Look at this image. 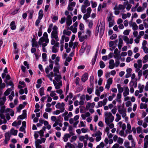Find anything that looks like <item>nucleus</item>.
I'll use <instances>...</instances> for the list:
<instances>
[{
    "label": "nucleus",
    "mask_w": 148,
    "mask_h": 148,
    "mask_svg": "<svg viewBox=\"0 0 148 148\" xmlns=\"http://www.w3.org/2000/svg\"><path fill=\"white\" fill-rule=\"evenodd\" d=\"M105 116H106L105 119V122L107 125H108L110 123H112L114 121V117L112 115L110 112L106 113L105 114Z\"/></svg>",
    "instance_id": "nucleus-1"
},
{
    "label": "nucleus",
    "mask_w": 148,
    "mask_h": 148,
    "mask_svg": "<svg viewBox=\"0 0 148 148\" xmlns=\"http://www.w3.org/2000/svg\"><path fill=\"white\" fill-rule=\"evenodd\" d=\"M53 82L54 85L55 86V88L56 89H58L60 88L61 86H62V82L61 81L58 83H57L56 81L53 80Z\"/></svg>",
    "instance_id": "nucleus-2"
},
{
    "label": "nucleus",
    "mask_w": 148,
    "mask_h": 148,
    "mask_svg": "<svg viewBox=\"0 0 148 148\" xmlns=\"http://www.w3.org/2000/svg\"><path fill=\"white\" fill-rule=\"evenodd\" d=\"M88 73H84L82 76L81 78V80L83 82H85L88 78Z\"/></svg>",
    "instance_id": "nucleus-3"
},
{
    "label": "nucleus",
    "mask_w": 148,
    "mask_h": 148,
    "mask_svg": "<svg viewBox=\"0 0 148 148\" xmlns=\"http://www.w3.org/2000/svg\"><path fill=\"white\" fill-rule=\"evenodd\" d=\"M32 47H37L38 46V43L37 41H36V39L32 38Z\"/></svg>",
    "instance_id": "nucleus-4"
},
{
    "label": "nucleus",
    "mask_w": 148,
    "mask_h": 148,
    "mask_svg": "<svg viewBox=\"0 0 148 148\" xmlns=\"http://www.w3.org/2000/svg\"><path fill=\"white\" fill-rule=\"evenodd\" d=\"M70 137L71 135H70L69 134H66L64 135V137L63 138V139L64 142H66L68 140V138Z\"/></svg>",
    "instance_id": "nucleus-5"
},
{
    "label": "nucleus",
    "mask_w": 148,
    "mask_h": 148,
    "mask_svg": "<svg viewBox=\"0 0 148 148\" xmlns=\"http://www.w3.org/2000/svg\"><path fill=\"white\" fill-rule=\"evenodd\" d=\"M18 130H14V128H12L10 131V133L12 135L16 136L17 135Z\"/></svg>",
    "instance_id": "nucleus-6"
},
{
    "label": "nucleus",
    "mask_w": 148,
    "mask_h": 148,
    "mask_svg": "<svg viewBox=\"0 0 148 148\" xmlns=\"http://www.w3.org/2000/svg\"><path fill=\"white\" fill-rule=\"evenodd\" d=\"M38 18L39 19H41L43 16V10L42 9L40 10L39 12L38 13Z\"/></svg>",
    "instance_id": "nucleus-7"
},
{
    "label": "nucleus",
    "mask_w": 148,
    "mask_h": 148,
    "mask_svg": "<svg viewBox=\"0 0 148 148\" xmlns=\"http://www.w3.org/2000/svg\"><path fill=\"white\" fill-rule=\"evenodd\" d=\"M123 44V41L121 38H119V43L118 45V46L119 49H120L122 46V44Z\"/></svg>",
    "instance_id": "nucleus-8"
},
{
    "label": "nucleus",
    "mask_w": 148,
    "mask_h": 148,
    "mask_svg": "<svg viewBox=\"0 0 148 148\" xmlns=\"http://www.w3.org/2000/svg\"><path fill=\"white\" fill-rule=\"evenodd\" d=\"M12 91V89L11 88H8L4 93V95L5 96H8L9 95L10 92Z\"/></svg>",
    "instance_id": "nucleus-9"
},
{
    "label": "nucleus",
    "mask_w": 148,
    "mask_h": 148,
    "mask_svg": "<svg viewBox=\"0 0 148 148\" xmlns=\"http://www.w3.org/2000/svg\"><path fill=\"white\" fill-rule=\"evenodd\" d=\"M58 32H52L51 34V38L56 39L58 38Z\"/></svg>",
    "instance_id": "nucleus-10"
},
{
    "label": "nucleus",
    "mask_w": 148,
    "mask_h": 148,
    "mask_svg": "<svg viewBox=\"0 0 148 148\" xmlns=\"http://www.w3.org/2000/svg\"><path fill=\"white\" fill-rule=\"evenodd\" d=\"M105 30V28H100L99 31V37L101 38L103 35Z\"/></svg>",
    "instance_id": "nucleus-11"
},
{
    "label": "nucleus",
    "mask_w": 148,
    "mask_h": 148,
    "mask_svg": "<svg viewBox=\"0 0 148 148\" xmlns=\"http://www.w3.org/2000/svg\"><path fill=\"white\" fill-rule=\"evenodd\" d=\"M117 86L118 90L119 93H121L123 91V88L119 84H118Z\"/></svg>",
    "instance_id": "nucleus-12"
},
{
    "label": "nucleus",
    "mask_w": 148,
    "mask_h": 148,
    "mask_svg": "<svg viewBox=\"0 0 148 148\" xmlns=\"http://www.w3.org/2000/svg\"><path fill=\"white\" fill-rule=\"evenodd\" d=\"M129 89L127 87L125 88V91L123 93V95L124 97H126L127 95H129Z\"/></svg>",
    "instance_id": "nucleus-13"
},
{
    "label": "nucleus",
    "mask_w": 148,
    "mask_h": 148,
    "mask_svg": "<svg viewBox=\"0 0 148 148\" xmlns=\"http://www.w3.org/2000/svg\"><path fill=\"white\" fill-rule=\"evenodd\" d=\"M45 88L44 87H41L39 89V94L41 96H42L45 95L44 92Z\"/></svg>",
    "instance_id": "nucleus-14"
},
{
    "label": "nucleus",
    "mask_w": 148,
    "mask_h": 148,
    "mask_svg": "<svg viewBox=\"0 0 148 148\" xmlns=\"http://www.w3.org/2000/svg\"><path fill=\"white\" fill-rule=\"evenodd\" d=\"M5 140L9 141L10 139V135L8 132L6 133L5 134Z\"/></svg>",
    "instance_id": "nucleus-15"
},
{
    "label": "nucleus",
    "mask_w": 148,
    "mask_h": 148,
    "mask_svg": "<svg viewBox=\"0 0 148 148\" xmlns=\"http://www.w3.org/2000/svg\"><path fill=\"white\" fill-rule=\"evenodd\" d=\"M87 36L86 35H85L84 36H82L81 37L79 38V40L80 42H82L85 39H87Z\"/></svg>",
    "instance_id": "nucleus-16"
},
{
    "label": "nucleus",
    "mask_w": 148,
    "mask_h": 148,
    "mask_svg": "<svg viewBox=\"0 0 148 148\" xmlns=\"http://www.w3.org/2000/svg\"><path fill=\"white\" fill-rule=\"evenodd\" d=\"M20 8L17 7L16 9L12 13V14L13 15H14L20 12Z\"/></svg>",
    "instance_id": "nucleus-17"
},
{
    "label": "nucleus",
    "mask_w": 148,
    "mask_h": 148,
    "mask_svg": "<svg viewBox=\"0 0 148 148\" xmlns=\"http://www.w3.org/2000/svg\"><path fill=\"white\" fill-rule=\"evenodd\" d=\"M144 85H142L141 86L140 84H139L138 85V88L139 89V92L142 93L143 92V89L144 88Z\"/></svg>",
    "instance_id": "nucleus-18"
},
{
    "label": "nucleus",
    "mask_w": 148,
    "mask_h": 148,
    "mask_svg": "<svg viewBox=\"0 0 148 148\" xmlns=\"http://www.w3.org/2000/svg\"><path fill=\"white\" fill-rule=\"evenodd\" d=\"M147 108V105L146 103L143 104V103H141L140 105V108L142 109L143 108L146 109Z\"/></svg>",
    "instance_id": "nucleus-19"
},
{
    "label": "nucleus",
    "mask_w": 148,
    "mask_h": 148,
    "mask_svg": "<svg viewBox=\"0 0 148 148\" xmlns=\"http://www.w3.org/2000/svg\"><path fill=\"white\" fill-rule=\"evenodd\" d=\"M68 147H69L70 148H75L74 145L69 142L67 143L66 145H65V147L66 148Z\"/></svg>",
    "instance_id": "nucleus-20"
},
{
    "label": "nucleus",
    "mask_w": 148,
    "mask_h": 148,
    "mask_svg": "<svg viewBox=\"0 0 148 148\" xmlns=\"http://www.w3.org/2000/svg\"><path fill=\"white\" fill-rule=\"evenodd\" d=\"M123 40L125 41L127 44L129 43V39L126 36H123Z\"/></svg>",
    "instance_id": "nucleus-21"
},
{
    "label": "nucleus",
    "mask_w": 148,
    "mask_h": 148,
    "mask_svg": "<svg viewBox=\"0 0 148 148\" xmlns=\"http://www.w3.org/2000/svg\"><path fill=\"white\" fill-rule=\"evenodd\" d=\"M132 26V29L133 30L136 31L137 29L138 26L135 22L133 23Z\"/></svg>",
    "instance_id": "nucleus-22"
},
{
    "label": "nucleus",
    "mask_w": 148,
    "mask_h": 148,
    "mask_svg": "<svg viewBox=\"0 0 148 148\" xmlns=\"http://www.w3.org/2000/svg\"><path fill=\"white\" fill-rule=\"evenodd\" d=\"M98 23L96 27V30H95V35L96 36H97L98 35V33H99V27L100 26V25L98 26Z\"/></svg>",
    "instance_id": "nucleus-23"
},
{
    "label": "nucleus",
    "mask_w": 148,
    "mask_h": 148,
    "mask_svg": "<svg viewBox=\"0 0 148 148\" xmlns=\"http://www.w3.org/2000/svg\"><path fill=\"white\" fill-rule=\"evenodd\" d=\"M71 34V32L70 31H66L65 29H64L63 31V34L69 36Z\"/></svg>",
    "instance_id": "nucleus-24"
},
{
    "label": "nucleus",
    "mask_w": 148,
    "mask_h": 148,
    "mask_svg": "<svg viewBox=\"0 0 148 148\" xmlns=\"http://www.w3.org/2000/svg\"><path fill=\"white\" fill-rule=\"evenodd\" d=\"M5 106L1 107V109L0 110V113H3L5 112Z\"/></svg>",
    "instance_id": "nucleus-25"
},
{
    "label": "nucleus",
    "mask_w": 148,
    "mask_h": 148,
    "mask_svg": "<svg viewBox=\"0 0 148 148\" xmlns=\"http://www.w3.org/2000/svg\"><path fill=\"white\" fill-rule=\"evenodd\" d=\"M100 67L101 69H103L105 66V65L104 62L102 61H101L99 62Z\"/></svg>",
    "instance_id": "nucleus-26"
},
{
    "label": "nucleus",
    "mask_w": 148,
    "mask_h": 148,
    "mask_svg": "<svg viewBox=\"0 0 148 148\" xmlns=\"http://www.w3.org/2000/svg\"><path fill=\"white\" fill-rule=\"evenodd\" d=\"M117 118H116L115 121L116 122H118L121 119V117L120 115L119 114L117 113L116 114Z\"/></svg>",
    "instance_id": "nucleus-27"
},
{
    "label": "nucleus",
    "mask_w": 148,
    "mask_h": 148,
    "mask_svg": "<svg viewBox=\"0 0 148 148\" xmlns=\"http://www.w3.org/2000/svg\"><path fill=\"white\" fill-rule=\"evenodd\" d=\"M94 88H90L88 87L87 88V92L89 94H91L93 91Z\"/></svg>",
    "instance_id": "nucleus-28"
},
{
    "label": "nucleus",
    "mask_w": 148,
    "mask_h": 148,
    "mask_svg": "<svg viewBox=\"0 0 148 148\" xmlns=\"http://www.w3.org/2000/svg\"><path fill=\"white\" fill-rule=\"evenodd\" d=\"M62 79V77L60 75H59L57 76L55 78V79L58 82L59 81Z\"/></svg>",
    "instance_id": "nucleus-29"
},
{
    "label": "nucleus",
    "mask_w": 148,
    "mask_h": 148,
    "mask_svg": "<svg viewBox=\"0 0 148 148\" xmlns=\"http://www.w3.org/2000/svg\"><path fill=\"white\" fill-rule=\"evenodd\" d=\"M103 71L101 69L99 70L98 71V76L99 77H100L103 75Z\"/></svg>",
    "instance_id": "nucleus-30"
},
{
    "label": "nucleus",
    "mask_w": 148,
    "mask_h": 148,
    "mask_svg": "<svg viewBox=\"0 0 148 148\" xmlns=\"http://www.w3.org/2000/svg\"><path fill=\"white\" fill-rule=\"evenodd\" d=\"M85 5H83L82 7H86L90 5V3L89 1H85L84 2Z\"/></svg>",
    "instance_id": "nucleus-31"
},
{
    "label": "nucleus",
    "mask_w": 148,
    "mask_h": 148,
    "mask_svg": "<svg viewBox=\"0 0 148 148\" xmlns=\"http://www.w3.org/2000/svg\"><path fill=\"white\" fill-rule=\"evenodd\" d=\"M93 25V21L92 20L90 21L88 25L90 29L91 28Z\"/></svg>",
    "instance_id": "nucleus-32"
},
{
    "label": "nucleus",
    "mask_w": 148,
    "mask_h": 148,
    "mask_svg": "<svg viewBox=\"0 0 148 148\" xmlns=\"http://www.w3.org/2000/svg\"><path fill=\"white\" fill-rule=\"evenodd\" d=\"M114 57L115 59H118L119 60L121 58V57L119 53L115 54V55L114 56Z\"/></svg>",
    "instance_id": "nucleus-33"
},
{
    "label": "nucleus",
    "mask_w": 148,
    "mask_h": 148,
    "mask_svg": "<svg viewBox=\"0 0 148 148\" xmlns=\"http://www.w3.org/2000/svg\"><path fill=\"white\" fill-rule=\"evenodd\" d=\"M36 132L39 133V134L40 135V137H42L43 136H44L43 134L44 133V132L42 130H40L39 132Z\"/></svg>",
    "instance_id": "nucleus-34"
},
{
    "label": "nucleus",
    "mask_w": 148,
    "mask_h": 148,
    "mask_svg": "<svg viewBox=\"0 0 148 148\" xmlns=\"http://www.w3.org/2000/svg\"><path fill=\"white\" fill-rule=\"evenodd\" d=\"M34 12V11L33 10L30 12L29 13V19H32L33 18V14Z\"/></svg>",
    "instance_id": "nucleus-35"
},
{
    "label": "nucleus",
    "mask_w": 148,
    "mask_h": 148,
    "mask_svg": "<svg viewBox=\"0 0 148 148\" xmlns=\"http://www.w3.org/2000/svg\"><path fill=\"white\" fill-rule=\"evenodd\" d=\"M112 83V78L111 77L109 78L107 80V84L111 85Z\"/></svg>",
    "instance_id": "nucleus-36"
},
{
    "label": "nucleus",
    "mask_w": 148,
    "mask_h": 148,
    "mask_svg": "<svg viewBox=\"0 0 148 148\" xmlns=\"http://www.w3.org/2000/svg\"><path fill=\"white\" fill-rule=\"evenodd\" d=\"M58 49L55 48V46H53L52 47V51L53 53H56L58 52Z\"/></svg>",
    "instance_id": "nucleus-37"
},
{
    "label": "nucleus",
    "mask_w": 148,
    "mask_h": 148,
    "mask_svg": "<svg viewBox=\"0 0 148 148\" xmlns=\"http://www.w3.org/2000/svg\"><path fill=\"white\" fill-rule=\"evenodd\" d=\"M90 15L86 13L84 15L83 18L84 20H86L87 18L90 17Z\"/></svg>",
    "instance_id": "nucleus-38"
},
{
    "label": "nucleus",
    "mask_w": 148,
    "mask_h": 148,
    "mask_svg": "<svg viewBox=\"0 0 148 148\" xmlns=\"http://www.w3.org/2000/svg\"><path fill=\"white\" fill-rule=\"evenodd\" d=\"M132 82L133 83V86L134 85V88H136L137 86V79L136 78L135 81L134 82L133 81H131L130 83Z\"/></svg>",
    "instance_id": "nucleus-39"
},
{
    "label": "nucleus",
    "mask_w": 148,
    "mask_h": 148,
    "mask_svg": "<svg viewBox=\"0 0 148 148\" xmlns=\"http://www.w3.org/2000/svg\"><path fill=\"white\" fill-rule=\"evenodd\" d=\"M58 27L56 25H54L53 28V31L52 32H58Z\"/></svg>",
    "instance_id": "nucleus-40"
},
{
    "label": "nucleus",
    "mask_w": 148,
    "mask_h": 148,
    "mask_svg": "<svg viewBox=\"0 0 148 148\" xmlns=\"http://www.w3.org/2000/svg\"><path fill=\"white\" fill-rule=\"evenodd\" d=\"M27 117L25 116H23L22 114L18 116L17 119L18 120L19 119H23L25 118H26Z\"/></svg>",
    "instance_id": "nucleus-41"
},
{
    "label": "nucleus",
    "mask_w": 148,
    "mask_h": 148,
    "mask_svg": "<svg viewBox=\"0 0 148 148\" xmlns=\"http://www.w3.org/2000/svg\"><path fill=\"white\" fill-rule=\"evenodd\" d=\"M117 37V35L116 34H114L112 35L110 38V39L113 40L115 39Z\"/></svg>",
    "instance_id": "nucleus-42"
},
{
    "label": "nucleus",
    "mask_w": 148,
    "mask_h": 148,
    "mask_svg": "<svg viewBox=\"0 0 148 148\" xmlns=\"http://www.w3.org/2000/svg\"><path fill=\"white\" fill-rule=\"evenodd\" d=\"M123 140L122 138L120 137L119 138L118 140V142L120 144H122L123 143Z\"/></svg>",
    "instance_id": "nucleus-43"
},
{
    "label": "nucleus",
    "mask_w": 148,
    "mask_h": 148,
    "mask_svg": "<svg viewBox=\"0 0 148 148\" xmlns=\"http://www.w3.org/2000/svg\"><path fill=\"white\" fill-rule=\"evenodd\" d=\"M130 31V30H125L124 31L123 34L124 35H128L129 34Z\"/></svg>",
    "instance_id": "nucleus-44"
},
{
    "label": "nucleus",
    "mask_w": 148,
    "mask_h": 148,
    "mask_svg": "<svg viewBox=\"0 0 148 148\" xmlns=\"http://www.w3.org/2000/svg\"><path fill=\"white\" fill-rule=\"evenodd\" d=\"M103 103H102V101H99L98 102V106H96V108H98L99 107H102V106L103 105Z\"/></svg>",
    "instance_id": "nucleus-45"
},
{
    "label": "nucleus",
    "mask_w": 148,
    "mask_h": 148,
    "mask_svg": "<svg viewBox=\"0 0 148 148\" xmlns=\"http://www.w3.org/2000/svg\"><path fill=\"white\" fill-rule=\"evenodd\" d=\"M100 28H105V21H102L100 23Z\"/></svg>",
    "instance_id": "nucleus-46"
},
{
    "label": "nucleus",
    "mask_w": 148,
    "mask_h": 148,
    "mask_svg": "<svg viewBox=\"0 0 148 148\" xmlns=\"http://www.w3.org/2000/svg\"><path fill=\"white\" fill-rule=\"evenodd\" d=\"M137 132L138 134H140L142 132V127H138L136 128Z\"/></svg>",
    "instance_id": "nucleus-47"
},
{
    "label": "nucleus",
    "mask_w": 148,
    "mask_h": 148,
    "mask_svg": "<svg viewBox=\"0 0 148 148\" xmlns=\"http://www.w3.org/2000/svg\"><path fill=\"white\" fill-rule=\"evenodd\" d=\"M148 74V70H146L145 71H144L143 72V75H147L145 76V78H147V75Z\"/></svg>",
    "instance_id": "nucleus-48"
},
{
    "label": "nucleus",
    "mask_w": 148,
    "mask_h": 148,
    "mask_svg": "<svg viewBox=\"0 0 148 148\" xmlns=\"http://www.w3.org/2000/svg\"><path fill=\"white\" fill-rule=\"evenodd\" d=\"M141 100L142 102L147 103L148 102V98H146L145 97H143L141 98Z\"/></svg>",
    "instance_id": "nucleus-49"
},
{
    "label": "nucleus",
    "mask_w": 148,
    "mask_h": 148,
    "mask_svg": "<svg viewBox=\"0 0 148 148\" xmlns=\"http://www.w3.org/2000/svg\"><path fill=\"white\" fill-rule=\"evenodd\" d=\"M53 71L55 73H59V71L58 68L57 67H54L53 69Z\"/></svg>",
    "instance_id": "nucleus-50"
},
{
    "label": "nucleus",
    "mask_w": 148,
    "mask_h": 148,
    "mask_svg": "<svg viewBox=\"0 0 148 148\" xmlns=\"http://www.w3.org/2000/svg\"><path fill=\"white\" fill-rule=\"evenodd\" d=\"M84 27V24L82 23H81L79 25V29L80 30L82 31L83 30V28Z\"/></svg>",
    "instance_id": "nucleus-51"
},
{
    "label": "nucleus",
    "mask_w": 148,
    "mask_h": 148,
    "mask_svg": "<svg viewBox=\"0 0 148 148\" xmlns=\"http://www.w3.org/2000/svg\"><path fill=\"white\" fill-rule=\"evenodd\" d=\"M72 23V20H66V24L67 26H69Z\"/></svg>",
    "instance_id": "nucleus-52"
},
{
    "label": "nucleus",
    "mask_w": 148,
    "mask_h": 148,
    "mask_svg": "<svg viewBox=\"0 0 148 148\" xmlns=\"http://www.w3.org/2000/svg\"><path fill=\"white\" fill-rule=\"evenodd\" d=\"M41 19H39L38 18L36 20V22H35V25L36 26H38L39 24L40 23V20Z\"/></svg>",
    "instance_id": "nucleus-53"
},
{
    "label": "nucleus",
    "mask_w": 148,
    "mask_h": 148,
    "mask_svg": "<svg viewBox=\"0 0 148 148\" xmlns=\"http://www.w3.org/2000/svg\"><path fill=\"white\" fill-rule=\"evenodd\" d=\"M60 112V111L58 110H57L56 111H53V114L54 115H58L59 114Z\"/></svg>",
    "instance_id": "nucleus-54"
},
{
    "label": "nucleus",
    "mask_w": 148,
    "mask_h": 148,
    "mask_svg": "<svg viewBox=\"0 0 148 148\" xmlns=\"http://www.w3.org/2000/svg\"><path fill=\"white\" fill-rule=\"evenodd\" d=\"M66 20V18L65 17H64L62 18L60 20V23L61 24H63L64 23Z\"/></svg>",
    "instance_id": "nucleus-55"
},
{
    "label": "nucleus",
    "mask_w": 148,
    "mask_h": 148,
    "mask_svg": "<svg viewBox=\"0 0 148 148\" xmlns=\"http://www.w3.org/2000/svg\"><path fill=\"white\" fill-rule=\"evenodd\" d=\"M21 69L23 73H25L26 70V68L25 66L22 65L21 66Z\"/></svg>",
    "instance_id": "nucleus-56"
},
{
    "label": "nucleus",
    "mask_w": 148,
    "mask_h": 148,
    "mask_svg": "<svg viewBox=\"0 0 148 148\" xmlns=\"http://www.w3.org/2000/svg\"><path fill=\"white\" fill-rule=\"evenodd\" d=\"M42 143V142L40 139H37L35 142V145H39L40 144H41Z\"/></svg>",
    "instance_id": "nucleus-57"
},
{
    "label": "nucleus",
    "mask_w": 148,
    "mask_h": 148,
    "mask_svg": "<svg viewBox=\"0 0 148 148\" xmlns=\"http://www.w3.org/2000/svg\"><path fill=\"white\" fill-rule=\"evenodd\" d=\"M120 64L119 61L118 59H116L115 61V66L117 67Z\"/></svg>",
    "instance_id": "nucleus-58"
},
{
    "label": "nucleus",
    "mask_w": 148,
    "mask_h": 148,
    "mask_svg": "<svg viewBox=\"0 0 148 148\" xmlns=\"http://www.w3.org/2000/svg\"><path fill=\"white\" fill-rule=\"evenodd\" d=\"M65 36L64 35H63L62 36L61 39L60 40V43L61 44H63L64 43V40Z\"/></svg>",
    "instance_id": "nucleus-59"
},
{
    "label": "nucleus",
    "mask_w": 148,
    "mask_h": 148,
    "mask_svg": "<svg viewBox=\"0 0 148 148\" xmlns=\"http://www.w3.org/2000/svg\"><path fill=\"white\" fill-rule=\"evenodd\" d=\"M119 10H124L125 8V6L121 4H119Z\"/></svg>",
    "instance_id": "nucleus-60"
},
{
    "label": "nucleus",
    "mask_w": 148,
    "mask_h": 148,
    "mask_svg": "<svg viewBox=\"0 0 148 148\" xmlns=\"http://www.w3.org/2000/svg\"><path fill=\"white\" fill-rule=\"evenodd\" d=\"M86 8V7H82V6L81 11L83 13H85L86 12V9L85 8Z\"/></svg>",
    "instance_id": "nucleus-61"
},
{
    "label": "nucleus",
    "mask_w": 148,
    "mask_h": 148,
    "mask_svg": "<svg viewBox=\"0 0 148 148\" xmlns=\"http://www.w3.org/2000/svg\"><path fill=\"white\" fill-rule=\"evenodd\" d=\"M143 49L144 52L145 53H148V48L146 47H143Z\"/></svg>",
    "instance_id": "nucleus-62"
},
{
    "label": "nucleus",
    "mask_w": 148,
    "mask_h": 148,
    "mask_svg": "<svg viewBox=\"0 0 148 148\" xmlns=\"http://www.w3.org/2000/svg\"><path fill=\"white\" fill-rule=\"evenodd\" d=\"M77 138V136H72L71 140V141L72 142L73 141L75 140Z\"/></svg>",
    "instance_id": "nucleus-63"
},
{
    "label": "nucleus",
    "mask_w": 148,
    "mask_h": 148,
    "mask_svg": "<svg viewBox=\"0 0 148 148\" xmlns=\"http://www.w3.org/2000/svg\"><path fill=\"white\" fill-rule=\"evenodd\" d=\"M92 11L90 7L88 8L87 9V12L86 14H88L90 15V14Z\"/></svg>",
    "instance_id": "nucleus-64"
}]
</instances>
